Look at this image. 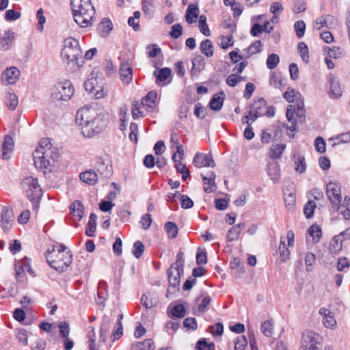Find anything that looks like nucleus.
I'll return each mask as SVG.
<instances>
[{"label":"nucleus","instance_id":"obj_1","mask_svg":"<svg viewBox=\"0 0 350 350\" xmlns=\"http://www.w3.org/2000/svg\"><path fill=\"white\" fill-rule=\"evenodd\" d=\"M76 123L85 137H92L102 131L108 124L107 114L92 107H83L76 114Z\"/></svg>","mask_w":350,"mask_h":350},{"label":"nucleus","instance_id":"obj_2","mask_svg":"<svg viewBox=\"0 0 350 350\" xmlns=\"http://www.w3.org/2000/svg\"><path fill=\"white\" fill-rule=\"evenodd\" d=\"M284 98L288 103H294L295 105H290L287 107L286 116L288 122H291L290 125L283 124L278 122L277 123V127L280 129L281 127L285 128L287 132V135L291 137H294V134L292 133L296 130L297 118L301 121L305 117V109H304V98L301 94L295 92L293 89L288 88L284 94Z\"/></svg>","mask_w":350,"mask_h":350},{"label":"nucleus","instance_id":"obj_3","mask_svg":"<svg viewBox=\"0 0 350 350\" xmlns=\"http://www.w3.org/2000/svg\"><path fill=\"white\" fill-rule=\"evenodd\" d=\"M75 21L81 27L92 24L95 10L90 0H70Z\"/></svg>","mask_w":350,"mask_h":350},{"label":"nucleus","instance_id":"obj_4","mask_svg":"<svg viewBox=\"0 0 350 350\" xmlns=\"http://www.w3.org/2000/svg\"><path fill=\"white\" fill-rule=\"evenodd\" d=\"M46 261L51 268L59 272L68 269L72 262V256L64 245L53 246L52 250H48Z\"/></svg>","mask_w":350,"mask_h":350},{"label":"nucleus","instance_id":"obj_5","mask_svg":"<svg viewBox=\"0 0 350 350\" xmlns=\"http://www.w3.org/2000/svg\"><path fill=\"white\" fill-rule=\"evenodd\" d=\"M61 55L64 59H66L67 64L72 66H81V63L84 64L83 53L79 40L72 38H68L65 39Z\"/></svg>","mask_w":350,"mask_h":350},{"label":"nucleus","instance_id":"obj_6","mask_svg":"<svg viewBox=\"0 0 350 350\" xmlns=\"http://www.w3.org/2000/svg\"><path fill=\"white\" fill-rule=\"evenodd\" d=\"M103 75L100 72L99 67H95L84 83L85 89L90 94H94L96 99L104 98L107 92L101 85Z\"/></svg>","mask_w":350,"mask_h":350},{"label":"nucleus","instance_id":"obj_7","mask_svg":"<svg viewBox=\"0 0 350 350\" xmlns=\"http://www.w3.org/2000/svg\"><path fill=\"white\" fill-rule=\"evenodd\" d=\"M74 92V86L68 80L57 82L51 88V97L54 102L67 101Z\"/></svg>","mask_w":350,"mask_h":350},{"label":"nucleus","instance_id":"obj_8","mask_svg":"<svg viewBox=\"0 0 350 350\" xmlns=\"http://www.w3.org/2000/svg\"><path fill=\"white\" fill-rule=\"evenodd\" d=\"M58 157L59 151L55 147H53L45 152L35 150L33 153L35 166L39 169H45L48 166L54 165Z\"/></svg>","mask_w":350,"mask_h":350},{"label":"nucleus","instance_id":"obj_9","mask_svg":"<svg viewBox=\"0 0 350 350\" xmlns=\"http://www.w3.org/2000/svg\"><path fill=\"white\" fill-rule=\"evenodd\" d=\"M22 185L27 197L32 202L33 207L36 208L42 195V191L38 185L37 178L32 176L26 177L23 180Z\"/></svg>","mask_w":350,"mask_h":350},{"label":"nucleus","instance_id":"obj_10","mask_svg":"<svg viewBox=\"0 0 350 350\" xmlns=\"http://www.w3.org/2000/svg\"><path fill=\"white\" fill-rule=\"evenodd\" d=\"M322 342L323 337L318 333L306 330L302 334L301 343L304 350H319L318 345H321Z\"/></svg>","mask_w":350,"mask_h":350},{"label":"nucleus","instance_id":"obj_11","mask_svg":"<svg viewBox=\"0 0 350 350\" xmlns=\"http://www.w3.org/2000/svg\"><path fill=\"white\" fill-rule=\"evenodd\" d=\"M326 195L333 208L342 202L341 187L336 182H329L326 186Z\"/></svg>","mask_w":350,"mask_h":350},{"label":"nucleus","instance_id":"obj_12","mask_svg":"<svg viewBox=\"0 0 350 350\" xmlns=\"http://www.w3.org/2000/svg\"><path fill=\"white\" fill-rule=\"evenodd\" d=\"M183 274V269L174 268V266H170L167 270L168 281L170 287L168 291L173 289L174 291L178 290L180 286V278Z\"/></svg>","mask_w":350,"mask_h":350},{"label":"nucleus","instance_id":"obj_13","mask_svg":"<svg viewBox=\"0 0 350 350\" xmlns=\"http://www.w3.org/2000/svg\"><path fill=\"white\" fill-rule=\"evenodd\" d=\"M193 164L198 168L203 167H213L215 163L213 160V156L211 154H204L198 152L193 157Z\"/></svg>","mask_w":350,"mask_h":350},{"label":"nucleus","instance_id":"obj_14","mask_svg":"<svg viewBox=\"0 0 350 350\" xmlns=\"http://www.w3.org/2000/svg\"><path fill=\"white\" fill-rule=\"evenodd\" d=\"M327 82L329 85V95L332 98H338L342 96V90L339 82L336 77L330 74L327 77Z\"/></svg>","mask_w":350,"mask_h":350},{"label":"nucleus","instance_id":"obj_15","mask_svg":"<svg viewBox=\"0 0 350 350\" xmlns=\"http://www.w3.org/2000/svg\"><path fill=\"white\" fill-rule=\"evenodd\" d=\"M266 105L267 103L264 98H260L254 103L250 110V115L254 116L253 122L258 117L265 115Z\"/></svg>","mask_w":350,"mask_h":350},{"label":"nucleus","instance_id":"obj_16","mask_svg":"<svg viewBox=\"0 0 350 350\" xmlns=\"http://www.w3.org/2000/svg\"><path fill=\"white\" fill-rule=\"evenodd\" d=\"M21 75L18 67H7L2 75V80L8 84H14L19 79Z\"/></svg>","mask_w":350,"mask_h":350},{"label":"nucleus","instance_id":"obj_17","mask_svg":"<svg viewBox=\"0 0 350 350\" xmlns=\"http://www.w3.org/2000/svg\"><path fill=\"white\" fill-rule=\"evenodd\" d=\"M157 98V92L156 91L149 92L143 98L142 105L147 111L153 112L156 106V100Z\"/></svg>","mask_w":350,"mask_h":350},{"label":"nucleus","instance_id":"obj_18","mask_svg":"<svg viewBox=\"0 0 350 350\" xmlns=\"http://www.w3.org/2000/svg\"><path fill=\"white\" fill-rule=\"evenodd\" d=\"M319 314L323 317V323L325 327L332 329L335 327L336 321L333 313L329 309L321 308L319 310Z\"/></svg>","mask_w":350,"mask_h":350},{"label":"nucleus","instance_id":"obj_19","mask_svg":"<svg viewBox=\"0 0 350 350\" xmlns=\"http://www.w3.org/2000/svg\"><path fill=\"white\" fill-rule=\"evenodd\" d=\"M156 68L157 69L154 71L156 83L159 85H165V81L171 75V70L168 67H163V68H159V67Z\"/></svg>","mask_w":350,"mask_h":350},{"label":"nucleus","instance_id":"obj_20","mask_svg":"<svg viewBox=\"0 0 350 350\" xmlns=\"http://www.w3.org/2000/svg\"><path fill=\"white\" fill-rule=\"evenodd\" d=\"M70 213L75 221H79L83 217L84 207L81 201L75 200L70 206Z\"/></svg>","mask_w":350,"mask_h":350},{"label":"nucleus","instance_id":"obj_21","mask_svg":"<svg viewBox=\"0 0 350 350\" xmlns=\"http://www.w3.org/2000/svg\"><path fill=\"white\" fill-rule=\"evenodd\" d=\"M267 172L274 183H277L279 180L280 177V169L279 164L276 161H272L268 163Z\"/></svg>","mask_w":350,"mask_h":350},{"label":"nucleus","instance_id":"obj_22","mask_svg":"<svg viewBox=\"0 0 350 350\" xmlns=\"http://www.w3.org/2000/svg\"><path fill=\"white\" fill-rule=\"evenodd\" d=\"M14 148V141L12 138L6 135L2 145V159H8L11 157V154Z\"/></svg>","mask_w":350,"mask_h":350},{"label":"nucleus","instance_id":"obj_23","mask_svg":"<svg viewBox=\"0 0 350 350\" xmlns=\"http://www.w3.org/2000/svg\"><path fill=\"white\" fill-rule=\"evenodd\" d=\"M13 211L12 209L4 207L1 213V222L2 228L4 230H8L11 227L12 221H13Z\"/></svg>","mask_w":350,"mask_h":350},{"label":"nucleus","instance_id":"obj_24","mask_svg":"<svg viewBox=\"0 0 350 350\" xmlns=\"http://www.w3.org/2000/svg\"><path fill=\"white\" fill-rule=\"evenodd\" d=\"M95 167L98 172L105 177H109L111 175V166L108 163H105L102 157L97 158Z\"/></svg>","mask_w":350,"mask_h":350},{"label":"nucleus","instance_id":"obj_25","mask_svg":"<svg viewBox=\"0 0 350 350\" xmlns=\"http://www.w3.org/2000/svg\"><path fill=\"white\" fill-rule=\"evenodd\" d=\"M14 39V33L12 30L8 29L3 36L0 37V49L6 51L10 49V44Z\"/></svg>","mask_w":350,"mask_h":350},{"label":"nucleus","instance_id":"obj_26","mask_svg":"<svg viewBox=\"0 0 350 350\" xmlns=\"http://www.w3.org/2000/svg\"><path fill=\"white\" fill-rule=\"evenodd\" d=\"M79 178L83 182L90 185H94L97 182L98 176L94 170H90L81 172L79 175Z\"/></svg>","mask_w":350,"mask_h":350},{"label":"nucleus","instance_id":"obj_27","mask_svg":"<svg viewBox=\"0 0 350 350\" xmlns=\"http://www.w3.org/2000/svg\"><path fill=\"white\" fill-rule=\"evenodd\" d=\"M334 209H336L345 219L350 220V198L345 196L343 203L336 206Z\"/></svg>","mask_w":350,"mask_h":350},{"label":"nucleus","instance_id":"obj_28","mask_svg":"<svg viewBox=\"0 0 350 350\" xmlns=\"http://www.w3.org/2000/svg\"><path fill=\"white\" fill-rule=\"evenodd\" d=\"M198 7L196 5L190 4L188 5L186 10L185 21L189 24H192L196 22V19L198 17Z\"/></svg>","mask_w":350,"mask_h":350},{"label":"nucleus","instance_id":"obj_29","mask_svg":"<svg viewBox=\"0 0 350 350\" xmlns=\"http://www.w3.org/2000/svg\"><path fill=\"white\" fill-rule=\"evenodd\" d=\"M110 319L107 317H104L103 321L100 326L99 332V342H105L107 338V336L109 333L110 328Z\"/></svg>","mask_w":350,"mask_h":350},{"label":"nucleus","instance_id":"obj_30","mask_svg":"<svg viewBox=\"0 0 350 350\" xmlns=\"http://www.w3.org/2000/svg\"><path fill=\"white\" fill-rule=\"evenodd\" d=\"M224 100L223 92L215 94L209 102V107L213 111H219L223 106Z\"/></svg>","mask_w":350,"mask_h":350},{"label":"nucleus","instance_id":"obj_31","mask_svg":"<svg viewBox=\"0 0 350 350\" xmlns=\"http://www.w3.org/2000/svg\"><path fill=\"white\" fill-rule=\"evenodd\" d=\"M342 239L340 235L334 236L329 241V251L332 254H337L342 248Z\"/></svg>","mask_w":350,"mask_h":350},{"label":"nucleus","instance_id":"obj_32","mask_svg":"<svg viewBox=\"0 0 350 350\" xmlns=\"http://www.w3.org/2000/svg\"><path fill=\"white\" fill-rule=\"evenodd\" d=\"M96 219L97 216L94 213H91L90 215L88 223L86 226L85 234L90 237L94 236V232L96 229Z\"/></svg>","mask_w":350,"mask_h":350},{"label":"nucleus","instance_id":"obj_33","mask_svg":"<svg viewBox=\"0 0 350 350\" xmlns=\"http://www.w3.org/2000/svg\"><path fill=\"white\" fill-rule=\"evenodd\" d=\"M294 162H295V170L298 173H304L306 169V163L305 161V158L303 155L300 154H294Z\"/></svg>","mask_w":350,"mask_h":350},{"label":"nucleus","instance_id":"obj_34","mask_svg":"<svg viewBox=\"0 0 350 350\" xmlns=\"http://www.w3.org/2000/svg\"><path fill=\"white\" fill-rule=\"evenodd\" d=\"M154 344L152 339H146L142 342L133 345L131 350H154Z\"/></svg>","mask_w":350,"mask_h":350},{"label":"nucleus","instance_id":"obj_35","mask_svg":"<svg viewBox=\"0 0 350 350\" xmlns=\"http://www.w3.org/2000/svg\"><path fill=\"white\" fill-rule=\"evenodd\" d=\"M200 49L206 57H211L213 55V44L212 41L209 39L203 40L200 44Z\"/></svg>","mask_w":350,"mask_h":350},{"label":"nucleus","instance_id":"obj_36","mask_svg":"<svg viewBox=\"0 0 350 350\" xmlns=\"http://www.w3.org/2000/svg\"><path fill=\"white\" fill-rule=\"evenodd\" d=\"M170 308V307L168 308ZM186 314V310L183 304H176L172 307L171 312L167 309V315L169 317H175L177 318H183Z\"/></svg>","mask_w":350,"mask_h":350},{"label":"nucleus","instance_id":"obj_37","mask_svg":"<svg viewBox=\"0 0 350 350\" xmlns=\"http://www.w3.org/2000/svg\"><path fill=\"white\" fill-rule=\"evenodd\" d=\"M280 256L281 260L284 262L290 258V251L286 244V239L284 237L280 238L279 245Z\"/></svg>","mask_w":350,"mask_h":350},{"label":"nucleus","instance_id":"obj_38","mask_svg":"<svg viewBox=\"0 0 350 350\" xmlns=\"http://www.w3.org/2000/svg\"><path fill=\"white\" fill-rule=\"evenodd\" d=\"M112 29V23L110 20L104 18L98 25V31L103 37L106 36Z\"/></svg>","mask_w":350,"mask_h":350},{"label":"nucleus","instance_id":"obj_39","mask_svg":"<svg viewBox=\"0 0 350 350\" xmlns=\"http://www.w3.org/2000/svg\"><path fill=\"white\" fill-rule=\"evenodd\" d=\"M286 146L283 144L273 145L270 148L269 154L271 159H279L281 157Z\"/></svg>","mask_w":350,"mask_h":350},{"label":"nucleus","instance_id":"obj_40","mask_svg":"<svg viewBox=\"0 0 350 350\" xmlns=\"http://www.w3.org/2000/svg\"><path fill=\"white\" fill-rule=\"evenodd\" d=\"M120 76L121 80L124 83H129L131 81L133 77V70L131 67H120Z\"/></svg>","mask_w":350,"mask_h":350},{"label":"nucleus","instance_id":"obj_41","mask_svg":"<svg viewBox=\"0 0 350 350\" xmlns=\"http://www.w3.org/2000/svg\"><path fill=\"white\" fill-rule=\"evenodd\" d=\"M122 319V314H120L118 316V322L116 323V324L115 325L116 330H114L111 335L112 341H115V340L120 338V337L122 336V335L123 334L122 325V323H121Z\"/></svg>","mask_w":350,"mask_h":350},{"label":"nucleus","instance_id":"obj_42","mask_svg":"<svg viewBox=\"0 0 350 350\" xmlns=\"http://www.w3.org/2000/svg\"><path fill=\"white\" fill-rule=\"evenodd\" d=\"M6 105L10 110H14L18 106V100L17 96L12 92H8L6 96Z\"/></svg>","mask_w":350,"mask_h":350},{"label":"nucleus","instance_id":"obj_43","mask_svg":"<svg viewBox=\"0 0 350 350\" xmlns=\"http://www.w3.org/2000/svg\"><path fill=\"white\" fill-rule=\"evenodd\" d=\"M297 50L304 64H308L309 60L308 48L306 43L301 42L298 44Z\"/></svg>","mask_w":350,"mask_h":350},{"label":"nucleus","instance_id":"obj_44","mask_svg":"<svg viewBox=\"0 0 350 350\" xmlns=\"http://www.w3.org/2000/svg\"><path fill=\"white\" fill-rule=\"evenodd\" d=\"M165 230L170 239H174L178 234V227L172 221H168L165 225Z\"/></svg>","mask_w":350,"mask_h":350},{"label":"nucleus","instance_id":"obj_45","mask_svg":"<svg viewBox=\"0 0 350 350\" xmlns=\"http://www.w3.org/2000/svg\"><path fill=\"white\" fill-rule=\"evenodd\" d=\"M219 45L222 49H228L233 45L232 35L230 33L228 36H220L218 38Z\"/></svg>","mask_w":350,"mask_h":350},{"label":"nucleus","instance_id":"obj_46","mask_svg":"<svg viewBox=\"0 0 350 350\" xmlns=\"http://www.w3.org/2000/svg\"><path fill=\"white\" fill-rule=\"evenodd\" d=\"M262 46V42L260 40H256L253 44H252L248 48L244 50L245 52V55L249 57L250 55H253L258 52L260 51V48Z\"/></svg>","mask_w":350,"mask_h":350},{"label":"nucleus","instance_id":"obj_47","mask_svg":"<svg viewBox=\"0 0 350 350\" xmlns=\"http://www.w3.org/2000/svg\"><path fill=\"white\" fill-rule=\"evenodd\" d=\"M269 83L275 88H280L282 85V77L280 73L273 71L271 72Z\"/></svg>","mask_w":350,"mask_h":350},{"label":"nucleus","instance_id":"obj_48","mask_svg":"<svg viewBox=\"0 0 350 350\" xmlns=\"http://www.w3.org/2000/svg\"><path fill=\"white\" fill-rule=\"evenodd\" d=\"M199 29L200 31L206 36L211 34L210 30L206 23V17L204 15H201L199 17Z\"/></svg>","mask_w":350,"mask_h":350},{"label":"nucleus","instance_id":"obj_49","mask_svg":"<svg viewBox=\"0 0 350 350\" xmlns=\"http://www.w3.org/2000/svg\"><path fill=\"white\" fill-rule=\"evenodd\" d=\"M142 9L146 15L151 17L154 14V3L152 0L142 1Z\"/></svg>","mask_w":350,"mask_h":350},{"label":"nucleus","instance_id":"obj_50","mask_svg":"<svg viewBox=\"0 0 350 350\" xmlns=\"http://www.w3.org/2000/svg\"><path fill=\"white\" fill-rule=\"evenodd\" d=\"M53 146L51 144V139L49 138H42L38 144L36 150H40V152H45L53 148Z\"/></svg>","mask_w":350,"mask_h":350},{"label":"nucleus","instance_id":"obj_51","mask_svg":"<svg viewBox=\"0 0 350 350\" xmlns=\"http://www.w3.org/2000/svg\"><path fill=\"white\" fill-rule=\"evenodd\" d=\"M317 204L314 200H309L304 206V213L307 218H310L314 213Z\"/></svg>","mask_w":350,"mask_h":350},{"label":"nucleus","instance_id":"obj_52","mask_svg":"<svg viewBox=\"0 0 350 350\" xmlns=\"http://www.w3.org/2000/svg\"><path fill=\"white\" fill-rule=\"evenodd\" d=\"M328 49L327 55H329V57H332L334 59L340 58L343 55V50L338 46H333L332 48L325 47V49Z\"/></svg>","mask_w":350,"mask_h":350},{"label":"nucleus","instance_id":"obj_53","mask_svg":"<svg viewBox=\"0 0 350 350\" xmlns=\"http://www.w3.org/2000/svg\"><path fill=\"white\" fill-rule=\"evenodd\" d=\"M308 233L313 238L314 242H318L321 237V229L319 226L316 225L310 226L308 229Z\"/></svg>","mask_w":350,"mask_h":350},{"label":"nucleus","instance_id":"obj_54","mask_svg":"<svg viewBox=\"0 0 350 350\" xmlns=\"http://www.w3.org/2000/svg\"><path fill=\"white\" fill-rule=\"evenodd\" d=\"M261 332L267 337L272 336L273 324L270 321H265L261 324Z\"/></svg>","mask_w":350,"mask_h":350},{"label":"nucleus","instance_id":"obj_55","mask_svg":"<svg viewBox=\"0 0 350 350\" xmlns=\"http://www.w3.org/2000/svg\"><path fill=\"white\" fill-rule=\"evenodd\" d=\"M144 252V245L140 241H137L133 244V254L135 258H140Z\"/></svg>","mask_w":350,"mask_h":350},{"label":"nucleus","instance_id":"obj_56","mask_svg":"<svg viewBox=\"0 0 350 350\" xmlns=\"http://www.w3.org/2000/svg\"><path fill=\"white\" fill-rule=\"evenodd\" d=\"M16 337L18 342L22 343L23 345H28V335L27 332L24 329H19L17 330Z\"/></svg>","mask_w":350,"mask_h":350},{"label":"nucleus","instance_id":"obj_57","mask_svg":"<svg viewBox=\"0 0 350 350\" xmlns=\"http://www.w3.org/2000/svg\"><path fill=\"white\" fill-rule=\"evenodd\" d=\"M296 35L299 38L304 36L306 30V24L303 21H297L294 24Z\"/></svg>","mask_w":350,"mask_h":350},{"label":"nucleus","instance_id":"obj_58","mask_svg":"<svg viewBox=\"0 0 350 350\" xmlns=\"http://www.w3.org/2000/svg\"><path fill=\"white\" fill-rule=\"evenodd\" d=\"M241 80L245 81L246 79L245 77H242L237 75V73L232 74L228 77L226 79V83L231 87H234L237 84L240 82Z\"/></svg>","mask_w":350,"mask_h":350},{"label":"nucleus","instance_id":"obj_59","mask_svg":"<svg viewBox=\"0 0 350 350\" xmlns=\"http://www.w3.org/2000/svg\"><path fill=\"white\" fill-rule=\"evenodd\" d=\"M183 33V27L180 24L176 23L172 26L170 35L172 38L177 39Z\"/></svg>","mask_w":350,"mask_h":350},{"label":"nucleus","instance_id":"obj_60","mask_svg":"<svg viewBox=\"0 0 350 350\" xmlns=\"http://www.w3.org/2000/svg\"><path fill=\"white\" fill-rule=\"evenodd\" d=\"M208 330L214 336H221L224 332V325L221 323H217L208 327Z\"/></svg>","mask_w":350,"mask_h":350},{"label":"nucleus","instance_id":"obj_61","mask_svg":"<svg viewBox=\"0 0 350 350\" xmlns=\"http://www.w3.org/2000/svg\"><path fill=\"white\" fill-rule=\"evenodd\" d=\"M247 344V340L245 336H240L237 337L234 342V350H244Z\"/></svg>","mask_w":350,"mask_h":350},{"label":"nucleus","instance_id":"obj_62","mask_svg":"<svg viewBox=\"0 0 350 350\" xmlns=\"http://www.w3.org/2000/svg\"><path fill=\"white\" fill-rule=\"evenodd\" d=\"M180 205L183 208H190L193 206V202L187 195H182L180 198Z\"/></svg>","mask_w":350,"mask_h":350},{"label":"nucleus","instance_id":"obj_63","mask_svg":"<svg viewBox=\"0 0 350 350\" xmlns=\"http://www.w3.org/2000/svg\"><path fill=\"white\" fill-rule=\"evenodd\" d=\"M284 200L286 204V206L288 207L289 208H291L293 207L296 197L295 195L293 193H289L288 194L284 193Z\"/></svg>","mask_w":350,"mask_h":350},{"label":"nucleus","instance_id":"obj_64","mask_svg":"<svg viewBox=\"0 0 350 350\" xmlns=\"http://www.w3.org/2000/svg\"><path fill=\"white\" fill-rule=\"evenodd\" d=\"M314 146L317 150L320 153H323L325 152V142L321 137H318L316 138L314 141Z\"/></svg>","mask_w":350,"mask_h":350}]
</instances>
